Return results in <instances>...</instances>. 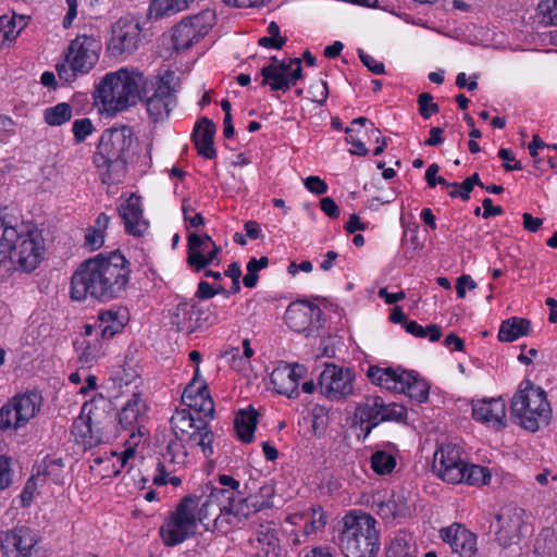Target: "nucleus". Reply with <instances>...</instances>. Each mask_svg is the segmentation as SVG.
<instances>
[{"mask_svg": "<svg viewBox=\"0 0 557 557\" xmlns=\"http://www.w3.org/2000/svg\"><path fill=\"white\" fill-rule=\"evenodd\" d=\"M498 157L504 160L503 166L507 172L523 169L521 162L516 160L515 154L509 149L500 148L498 150Z\"/></svg>", "mask_w": 557, "mask_h": 557, "instance_id": "13d9d810", "label": "nucleus"}, {"mask_svg": "<svg viewBox=\"0 0 557 557\" xmlns=\"http://www.w3.org/2000/svg\"><path fill=\"white\" fill-rule=\"evenodd\" d=\"M359 58L361 62L374 74H384L385 66L382 62L375 60L372 55L359 50Z\"/></svg>", "mask_w": 557, "mask_h": 557, "instance_id": "bf43d9fd", "label": "nucleus"}, {"mask_svg": "<svg viewBox=\"0 0 557 557\" xmlns=\"http://www.w3.org/2000/svg\"><path fill=\"white\" fill-rule=\"evenodd\" d=\"M510 412L523 429L530 432L537 431L541 423H548L550 417V406L545 391L530 380L523 381L511 399Z\"/></svg>", "mask_w": 557, "mask_h": 557, "instance_id": "0eeeda50", "label": "nucleus"}, {"mask_svg": "<svg viewBox=\"0 0 557 557\" xmlns=\"http://www.w3.org/2000/svg\"><path fill=\"white\" fill-rule=\"evenodd\" d=\"M376 513L385 520L405 518L410 515V505L404 493L393 494L386 502L377 504Z\"/></svg>", "mask_w": 557, "mask_h": 557, "instance_id": "c756f323", "label": "nucleus"}, {"mask_svg": "<svg viewBox=\"0 0 557 557\" xmlns=\"http://www.w3.org/2000/svg\"><path fill=\"white\" fill-rule=\"evenodd\" d=\"M522 224H523V228L531 232V233H535L537 232L541 226L543 225V220L540 219V218H533L532 214L525 212L522 214Z\"/></svg>", "mask_w": 557, "mask_h": 557, "instance_id": "338daca9", "label": "nucleus"}, {"mask_svg": "<svg viewBox=\"0 0 557 557\" xmlns=\"http://www.w3.org/2000/svg\"><path fill=\"white\" fill-rule=\"evenodd\" d=\"M106 341L96 338L86 343L78 361L82 367L89 368L106 356Z\"/></svg>", "mask_w": 557, "mask_h": 557, "instance_id": "4c0bfd02", "label": "nucleus"}, {"mask_svg": "<svg viewBox=\"0 0 557 557\" xmlns=\"http://www.w3.org/2000/svg\"><path fill=\"white\" fill-rule=\"evenodd\" d=\"M385 557H416L414 548L405 536H396L387 547Z\"/></svg>", "mask_w": 557, "mask_h": 557, "instance_id": "c03bdc74", "label": "nucleus"}, {"mask_svg": "<svg viewBox=\"0 0 557 557\" xmlns=\"http://www.w3.org/2000/svg\"><path fill=\"white\" fill-rule=\"evenodd\" d=\"M321 210L331 219H337L341 214L339 207L331 197H324L320 200Z\"/></svg>", "mask_w": 557, "mask_h": 557, "instance_id": "e2e57ef3", "label": "nucleus"}, {"mask_svg": "<svg viewBox=\"0 0 557 557\" xmlns=\"http://www.w3.org/2000/svg\"><path fill=\"white\" fill-rule=\"evenodd\" d=\"M72 107L66 102H60L45 110V121L51 126H60L71 120Z\"/></svg>", "mask_w": 557, "mask_h": 557, "instance_id": "ea45409f", "label": "nucleus"}, {"mask_svg": "<svg viewBox=\"0 0 557 557\" xmlns=\"http://www.w3.org/2000/svg\"><path fill=\"white\" fill-rule=\"evenodd\" d=\"M148 406L139 393H134L123 405L119 413V423L125 430H137L141 436L143 423L147 419Z\"/></svg>", "mask_w": 557, "mask_h": 557, "instance_id": "b1692460", "label": "nucleus"}, {"mask_svg": "<svg viewBox=\"0 0 557 557\" xmlns=\"http://www.w3.org/2000/svg\"><path fill=\"white\" fill-rule=\"evenodd\" d=\"M419 112L423 119H429L432 114L440 111L437 103L433 102V96L429 92H422L418 97Z\"/></svg>", "mask_w": 557, "mask_h": 557, "instance_id": "603ef678", "label": "nucleus"}, {"mask_svg": "<svg viewBox=\"0 0 557 557\" xmlns=\"http://www.w3.org/2000/svg\"><path fill=\"white\" fill-rule=\"evenodd\" d=\"M289 373L290 372L287 371V368H277L271 373L270 380L275 392L285 395L288 398H294L298 396V389L296 387L295 379H290Z\"/></svg>", "mask_w": 557, "mask_h": 557, "instance_id": "72a5a7b5", "label": "nucleus"}, {"mask_svg": "<svg viewBox=\"0 0 557 557\" xmlns=\"http://www.w3.org/2000/svg\"><path fill=\"white\" fill-rule=\"evenodd\" d=\"M176 441L181 442L184 457L188 455V448L200 447L205 457L213 454V434L207 428L200 411L195 409H176Z\"/></svg>", "mask_w": 557, "mask_h": 557, "instance_id": "9d476101", "label": "nucleus"}, {"mask_svg": "<svg viewBox=\"0 0 557 557\" xmlns=\"http://www.w3.org/2000/svg\"><path fill=\"white\" fill-rule=\"evenodd\" d=\"M258 412L249 407L242 409L237 412L234 420V428L237 432L238 438L243 443H250L253 440V433L257 426Z\"/></svg>", "mask_w": 557, "mask_h": 557, "instance_id": "7c9ffc66", "label": "nucleus"}, {"mask_svg": "<svg viewBox=\"0 0 557 557\" xmlns=\"http://www.w3.org/2000/svg\"><path fill=\"white\" fill-rule=\"evenodd\" d=\"M214 244L208 234L200 236L196 233H190L188 236V256L197 253V251H207Z\"/></svg>", "mask_w": 557, "mask_h": 557, "instance_id": "09e8293b", "label": "nucleus"}, {"mask_svg": "<svg viewBox=\"0 0 557 557\" xmlns=\"http://www.w3.org/2000/svg\"><path fill=\"white\" fill-rule=\"evenodd\" d=\"M102 42L99 36L77 35L70 44L64 60L57 64L59 78L73 83L77 77L89 74L99 62Z\"/></svg>", "mask_w": 557, "mask_h": 557, "instance_id": "423d86ee", "label": "nucleus"}, {"mask_svg": "<svg viewBox=\"0 0 557 557\" xmlns=\"http://www.w3.org/2000/svg\"><path fill=\"white\" fill-rule=\"evenodd\" d=\"M37 490L36 479L32 476L27 480L24 490L21 493V502L24 507L28 506L34 498L35 492Z\"/></svg>", "mask_w": 557, "mask_h": 557, "instance_id": "0e129e2a", "label": "nucleus"}, {"mask_svg": "<svg viewBox=\"0 0 557 557\" xmlns=\"http://www.w3.org/2000/svg\"><path fill=\"white\" fill-rule=\"evenodd\" d=\"M128 321L126 310L122 308L102 310L98 313L97 329L103 341L122 332Z\"/></svg>", "mask_w": 557, "mask_h": 557, "instance_id": "c85d7f7f", "label": "nucleus"}, {"mask_svg": "<svg viewBox=\"0 0 557 557\" xmlns=\"http://www.w3.org/2000/svg\"><path fill=\"white\" fill-rule=\"evenodd\" d=\"M285 320L293 331L307 337L318 335L324 323L322 310L306 300L290 304Z\"/></svg>", "mask_w": 557, "mask_h": 557, "instance_id": "dca6fc26", "label": "nucleus"}, {"mask_svg": "<svg viewBox=\"0 0 557 557\" xmlns=\"http://www.w3.org/2000/svg\"><path fill=\"white\" fill-rule=\"evenodd\" d=\"M215 124L208 117H202L195 126L193 140L198 154L205 159H214L216 150L214 148Z\"/></svg>", "mask_w": 557, "mask_h": 557, "instance_id": "bb28decb", "label": "nucleus"}, {"mask_svg": "<svg viewBox=\"0 0 557 557\" xmlns=\"http://www.w3.org/2000/svg\"><path fill=\"white\" fill-rule=\"evenodd\" d=\"M306 188L315 195H323L327 191L326 183L319 176H308L305 180Z\"/></svg>", "mask_w": 557, "mask_h": 557, "instance_id": "052dcab7", "label": "nucleus"}, {"mask_svg": "<svg viewBox=\"0 0 557 557\" xmlns=\"http://www.w3.org/2000/svg\"><path fill=\"white\" fill-rule=\"evenodd\" d=\"M483 212L482 216L484 219H488L493 215H500L503 213V208L500 206L494 207L492 203V199L485 198L482 201Z\"/></svg>", "mask_w": 557, "mask_h": 557, "instance_id": "774afa93", "label": "nucleus"}, {"mask_svg": "<svg viewBox=\"0 0 557 557\" xmlns=\"http://www.w3.org/2000/svg\"><path fill=\"white\" fill-rule=\"evenodd\" d=\"M375 519L368 513H347L343 518L339 546L345 557H376L380 550Z\"/></svg>", "mask_w": 557, "mask_h": 557, "instance_id": "39448f33", "label": "nucleus"}, {"mask_svg": "<svg viewBox=\"0 0 557 557\" xmlns=\"http://www.w3.org/2000/svg\"><path fill=\"white\" fill-rule=\"evenodd\" d=\"M109 223L110 216L106 213H100L95 220L94 225L86 228L84 246L87 249L95 251L103 246Z\"/></svg>", "mask_w": 557, "mask_h": 557, "instance_id": "473e14b6", "label": "nucleus"}, {"mask_svg": "<svg viewBox=\"0 0 557 557\" xmlns=\"http://www.w3.org/2000/svg\"><path fill=\"white\" fill-rule=\"evenodd\" d=\"M298 518L306 519L305 525L302 529L305 537H308L312 534H315L318 531L323 530V528L325 527V523H326L324 512L322 511L321 508L312 509L310 513H304L300 516L296 515V516L289 517L288 520L295 524L296 523L295 520Z\"/></svg>", "mask_w": 557, "mask_h": 557, "instance_id": "e433bc0d", "label": "nucleus"}, {"mask_svg": "<svg viewBox=\"0 0 557 557\" xmlns=\"http://www.w3.org/2000/svg\"><path fill=\"white\" fill-rule=\"evenodd\" d=\"M540 23L557 25V0H543L537 5Z\"/></svg>", "mask_w": 557, "mask_h": 557, "instance_id": "a18cd8bd", "label": "nucleus"}, {"mask_svg": "<svg viewBox=\"0 0 557 557\" xmlns=\"http://www.w3.org/2000/svg\"><path fill=\"white\" fill-rule=\"evenodd\" d=\"M199 499L195 494L184 496L176 505V544L196 534Z\"/></svg>", "mask_w": 557, "mask_h": 557, "instance_id": "4be33fe9", "label": "nucleus"}, {"mask_svg": "<svg viewBox=\"0 0 557 557\" xmlns=\"http://www.w3.org/2000/svg\"><path fill=\"white\" fill-rule=\"evenodd\" d=\"M134 140L128 126L112 127L102 134L94 163L101 171L103 183L121 180Z\"/></svg>", "mask_w": 557, "mask_h": 557, "instance_id": "20e7f679", "label": "nucleus"}, {"mask_svg": "<svg viewBox=\"0 0 557 557\" xmlns=\"http://www.w3.org/2000/svg\"><path fill=\"white\" fill-rule=\"evenodd\" d=\"M466 461L462 450L454 444L442 445L433 457V471L443 481L451 484L462 483L465 479Z\"/></svg>", "mask_w": 557, "mask_h": 557, "instance_id": "f3484780", "label": "nucleus"}, {"mask_svg": "<svg viewBox=\"0 0 557 557\" xmlns=\"http://www.w3.org/2000/svg\"><path fill=\"white\" fill-rule=\"evenodd\" d=\"M24 26L23 16H0V47H4L14 41Z\"/></svg>", "mask_w": 557, "mask_h": 557, "instance_id": "c9c22d12", "label": "nucleus"}, {"mask_svg": "<svg viewBox=\"0 0 557 557\" xmlns=\"http://www.w3.org/2000/svg\"><path fill=\"white\" fill-rule=\"evenodd\" d=\"M42 404L38 393H26L12 397L0 409V430H17L37 416Z\"/></svg>", "mask_w": 557, "mask_h": 557, "instance_id": "f8f14e48", "label": "nucleus"}, {"mask_svg": "<svg viewBox=\"0 0 557 557\" xmlns=\"http://www.w3.org/2000/svg\"><path fill=\"white\" fill-rule=\"evenodd\" d=\"M72 434L75 441L81 444L84 449L91 448L102 442V438L95 434L89 419H77L73 423Z\"/></svg>", "mask_w": 557, "mask_h": 557, "instance_id": "f704fd0d", "label": "nucleus"}, {"mask_svg": "<svg viewBox=\"0 0 557 557\" xmlns=\"http://www.w3.org/2000/svg\"><path fill=\"white\" fill-rule=\"evenodd\" d=\"M213 18V13L209 10L183 18L176 25V51L189 49L198 42L212 26Z\"/></svg>", "mask_w": 557, "mask_h": 557, "instance_id": "6ab92c4d", "label": "nucleus"}, {"mask_svg": "<svg viewBox=\"0 0 557 557\" xmlns=\"http://www.w3.org/2000/svg\"><path fill=\"white\" fill-rule=\"evenodd\" d=\"M177 313L176 317L183 315L182 321L176 323V331H185L186 333H193L195 330L194 324L191 323V320L197 312L194 310L193 306H189L188 304H180L177 306Z\"/></svg>", "mask_w": 557, "mask_h": 557, "instance_id": "49530a36", "label": "nucleus"}, {"mask_svg": "<svg viewBox=\"0 0 557 557\" xmlns=\"http://www.w3.org/2000/svg\"><path fill=\"white\" fill-rule=\"evenodd\" d=\"M205 252L206 251H197V253L187 257L188 265L197 272L219 260L221 247L214 244L207 250V255H205Z\"/></svg>", "mask_w": 557, "mask_h": 557, "instance_id": "58836bf2", "label": "nucleus"}, {"mask_svg": "<svg viewBox=\"0 0 557 557\" xmlns=\"http://www.w3.org/2000/svg\"><path fill=\"white\" fill-rule=\"evenodd\" d=\"M262 85H269L271 90L286 92L302 77L301 61L298 58L288 62L269 64L261 69Z\"/></svg>", "mask_w": 557, "mask_h": 557, "instance_id": "a211bd4d", "label": "nucleus"}, {"mask_svg": "<svg viewBox=\"0 0 557 557\" xmlns=\"http://www.w3.org/2000/svg\"><path fill=\"white\" fill-rule=\"evenodd\" d=\"M395 466L396 460L394 456L384 450H377L371 456V468L376 474H388L394 470Z\"/></svg>", "mask_w": 557, "mask_h": 557, "instance_id": "79ce46f5", "label": "nucleus"}, {"mask_svg": "<svg viewBox=\"0 0 557 557\" xmlns=\"http://www.w3.org/2000/svg\"><path fill=\"white\" fill-rule=\"evenodd\" d=\"M38 535L29 528L21 527L8 531L1 540L3 557H33Z\"/></svg>", "mask_w": 557, "mask_h": 557, "instance_id": "aec40b11", "label": "nucleus"}, {"mask_svg": "<svg viewBox=\"0 0 557 557\" xmlns=\"http://www.w3.org/2000/svg\"><path fill=\"white\" fill-rule=\"evenodd\" d=\"M123 219L125 231L133 236H143L149 227L148 221L143 215L140 197L132 195L119 209Z\"/></svg>", "mask_w": 557, "mask_h": 557, "instance_id": "393cba45", "label": "nucleus"}, {"mask_svg": "<svg viewBox=\"0 0 557 557\" xmlns=\"http://www.w3.org/2000/svg\"><path fill=\"white\" fill-rule=\"evenodd\" d=\"M354 381L350 368L326 363L319 377L320 392L330 400H343L354 394Z\"/></svg>", "mask_w": 557, "mask_h": 557, "instance_id": "4468645a", "label": "nucleus"}, {"mask_svg": "<svg viewBox=\"0 0 557 557\" xmlns=\"http://www.w3.org/2000/svg\"><path fill=\"white\" fill-rule=\"evenodd\" d=\"M379 405L381 408L380 410V420L381 422L385 421H395L400 422L406 419L407 417V409L399 404L396 403H389L386 404L382 397L379 396Z\"/></svg>", "mask_w": 557, "mask_h": 557, "instance_id": "a19ab883", "label": "nucleus"}, {"mask_svg": "<svg viewBox=\"0 0 557 557\" xmlns=\"http://www.w3.org/2000/svg\"><path fill=\"white\" fill-rule=\"evenodd\" d=\"M473 418L486 424H491L496 430L506 426V404L502 397L481 399L473 403Z\"/></svg>", "mask_w": 557, "mask_h": 557, "instance_id": "5701e85b", "label": "nucleus"}, {"mask_svg": "<svg viewBox=\"0 0 557 557\" xmlns=\"http://www.w3.org/2000/svg\"><path fill=\"white\" fill-rule=\"evenodd\" d=\"M182 212L184 216V221L186 223V227H199L205 224V220L202 215L198 212H195L191 208L188 199H183L182 201Z\"/></svg>", "mask_w": 557, "mask_h": 557, "instance_id": "3c124183", "label": "nucleus"}, {"mask_svg": "<svg viewBox=\"0 0 557 557\" xmlns=\"http://www.w3.org/2000/svg\"><path fill=\"white\" fill-rule=\"evenodd\" d=\"M525 511L520 507H504L495 517L494 529L495 541L504 548L517 545L522 537V529Z\"/></svg>", "mask_w": 557, "mask_h": 557, "instance_id": "2eb2a0df", "label": "nucleus"}, {"mask_svg": "<svg viewBox=\"0 0 557 557\" xmlns=\"http://www.w3.org/2000/svg\"><path fill=\"white\" fill-rule=\"evenodd\" d=\"M367 375L375 385L387 391L405 393L419 403H424L429 398V384L424 380L417 377L413 372L371 366L368 369Z\"/></svg>", "mask_w": 557, "mask_h": 557, "instance_id": "9b49d317", "label": "nucleus"}, {"mask_svg": "<svg viewBox=\"0 0 557 557\" xmlns=\"http://www.w3.org/2000/svg\"><path fill=\"white\" fill-rule=\"evenodd\" d=\"M128 278V262L120 251L99 253L82 262L74 272L70 295L76 301L87 297L109 301L125 290Z\"/></svg>", "mask_w": 557, "mask_h": 557, "instance_id": "f257e3e1", "label": "nucleus"}, {"mask_svg": "<svg viewBox=\"0 0 557 557\" xmlns=\"http://www.w3.org/2000/svg\"><path fill=\"white\" fill-rule=\"evenodd\" d=\"M379 396L367 397L359 404L354 413V423L359 425L366 438L381 423Z\"/></svg>", "mask_w": 557, "mask_h": 557, "instance_id": "cd10ccee", "label": "nucleus"}, {"mask_svg": "<svg viewBox=\"0 0 557 557\" xmlns=\"http://www.w3.org/2000/svg\"><path fill=\"white\" fill-rule=\"evenodd\" d=\"M152 94L145 98L147 113L154 122L170 117L174 104V60L166 59L151 78Z\"/></svg>", "mask_w": 557, "mask_h": 557, "instance_id": "6e6552de", "label": "nucleus"}, {"mask_svg": "<svg viewBox=\"0 0 557 557\" xmlns=\"http://www.w3.org/2000/svg\"><path fill=\"white\" fill-rule=\"evenodd\" d=\"M257 539L260 544L268 547L265 555H268L270 552L274 553L275 555L278 554L276 552V549H278V539L274 529L268 528L265 531H259Z\"/></svg>", "mask_w": 557, "mask_h": 557, "instance_id": "864d4df0", "label": "nucleus"}, {"mask_svg": "<svg viewBox=\"0 0 557 557\" xmlns=\"http://www.w3.org/2000/svg\"><path fill=\"white\" fill-rule=\"evenodd\" d=\"M174 9V0H152L149 8V17L151 20H161L170 16Z\"/></svg>", "mask_w": 557, "mask_h": 557, "instance_id": "de8ad7c7", "label": "nucleus"}, {"mask_svg": "<svg viewBox=\"0 0 557 557\" xmlns=\"http://www.w3.org/2000/svg\"><path fill=\"white\" fill-rule=\"evenodd\" d=\"M12 469L10 459L0 456V491L8 488L12 483Z\"/></svg>", "mask_w": 557, "mask_h": 557, "instance_id": "6e6d98bb", "label": "nucleus"}, {"mask_svg": "<svg viewBox=\"0 0 557 557\" xmlns=\"http://www.w3.org/2000/svg\"><path fill=\"white\" fill-rule=\"evenodd\" d=\"M160 535L168 546H174V512L171 511L160 529Z\"/></svg>", "mask_w": 557, "mask_h": 557, "instance_id": "4d7b16f0", "label": "nucleus"}, {"mask_svg": "<svg viewBox=\"0 0 557 557\" xmlns=\"http://www.w3.org/2000/svg\"><path fill=\"white\" fill-rule=\"evenodd\" d=\"M234 491L219 488L212 483L205 485L198 496V520L206 530L225 532V528L233 524L230 513V500H233Z\"/></svg>", "mask_w": 557, "mask_h": 557, "instance_id": "1a4fd4ad", "label": "nucleus"}, {"mask_svg": "<svg viewBox=\"0 0 557 557\" xmlns=\"http://www.w3.org/2000/svg\"><path fill=\"white\" fill-rule=\"evenodd\" d=\"M67 11L65 16L63 17L62 25L64 28H69L72 26L74 20L77 16V0H65Z\"/></svg>", "mask_w": 557, "mask_h": 557, "instance_id": "69168bd1", "label": "nucleus"}, {"mask_svg": "<svg viewBox=\"0 0 557 557\" xmlns=\"http://www.w3.org/2000/svg\"><path fill=\"white\" fill-rule=\"evenodd\" d=\"M531 332V322L525 318L512 317L502 322L498 339L500 342L511 343L521 336Z\"/></svg>", "mask_w": 557, "mask_h": 557, "instance_id": "2f4dec72", "label": "nucleus"}, {"mask_svg": "<svg viewBox=\"0 0 557 557\" xmlns=\"http://www.w3.org/2000/svg\"><path fill=\"white\" fill-rule=\"evenodd\" d=\"M465 479L462 482L470 485L488 484L491 480V472L488 469L478 465H466Z\"/></svg>", "mask_w": 557, "mask_h": 557, "instance_id": "37998d69", "label": "nucleus"}, {"mask_svg": "<svg viewBox=\"0 0 557 557\" xmlns=\"http://www.w3.org/2000/svg\"><path fill=\"white\" fill-rule=\"evenodd\" d=\"M329 409L324 406H314L312 409V428L315 433H323L329 425Z\"/></svg>", "mask_w": 557, "mask_h": 557, "instance_id": "8fccbe9b", "label": "nucleus"}, {"mask_svg": "<svg viewBox=\"0 0 557 557\" xmlns=\"http://www.w3.org/2000/svg\"><path fill=\"white\" fill-rule=\"evenodd\" d=\"M45 239L41 231L29 221L18 222L7 208H0V264L9 261L15 268L30 272L44 259Z\"/></svg>", "mask_w": 557, "mask_h": 557, "instance_id": "f03ea898", "label": "nucleus"}, {"mask_svg": "<svg viewBox=\"0 0 557 557\" xmlns=\"http://www.w3.org/2000/svg\"><path fill=\"white\" fill-rule=\"evenodd\" d=\"M141 27L133 18L122 17L111 26V35L107 40V51L112 57L131 55L140 45Z\"/></svg>", "mask_w": 557, "mask_h": 557, "instance_id": "ddd939ff", "label": "nucleus"}, {"mask_svg": "<svg viewBox=\"0 0 557 557\" xmlns=\"http://www.w3.org/2000/svg\"><path fill=\"white\" fill-rule=\"evenodd\" d=\"M345 132L347 134L346 141L354 147V149L350 150V153L360 156V157L367 156L368 149L366 148L364 144L361 140H359L352 136V134H351L352 129L346 128Z\"/></svg>", "mask_w": 557, "mask_h": 557, "instance_id": "680f3d73", "label": "nucleus"}, {"mask_svg": "<svg viewBox=\"0 0 557 557\" xmlns=\"http://www.w3.org/2000/svg\"><path fill=\"white\" fill-rule=\"evenodd\" d=\"M260 494L267 499L259 503L252 497L236 499V495H233V500H230V513L231 519L240 521L243 518H247L252 513L260 511L263 508H269L272 503L270 498L274 494L272 485H263L260 487Z\"/></svg>", "mask_w": 557, "mask_h": 557, "instance_id": "a878e982", "label": "nucleus"}, {"mask_svg": "<svg viewBox=\"0 0 557 557\" xmlns=\"http://www.w3.org/2000/svg\"><path fill=\"white\" fill-rule=\"evenodd\" d=\"M72 131L77 143L84 141L94 131L91 121L87 117L75 120Z\"/></svg>", "mask_w": 557, "mask_h": 557, "instance_id": "5fc2aeb1", "label": "nucleus"}, {"mask_svg": "<svg viewBox=\"0 0 557 557\" xmlns=\"http://www.w3.org/2000/svg\"><path fill=\"white\" fill-rule=\"evenodd\" d=\"M148 76L137 66H123L101 77L97 98L104 111L115 114L138 104L146 96Z\"/></svg>", "mask_w": 557, "mask_h": 557, "instance_id": "7ed1b4c3", "label": "nucleus"}, {"mask_svg": "<svg viewBox=\"0 0 557 557\" xmlns=\"http://www.w3.org/2000/svg\"><path fill=\"white\" fill-rule=\"evenodd\" d=\"M440 535L459 557H473L478 552L476 535L460 523L442 528Z\"/></svg>", "mask_w": 557, "mask_h": 557, "instance_id": "412c9836", "label": "nucleus"}]
</instances>
